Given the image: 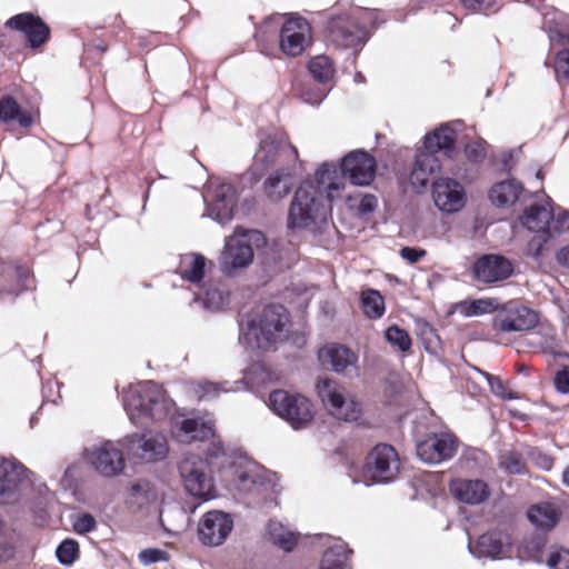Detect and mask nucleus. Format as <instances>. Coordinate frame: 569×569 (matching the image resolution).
<instances>
[{
  "label": "nucleus",
  "mask_w": 569,
  "mask_h": 569,
  "mask_svg": "<svg viewBox=\"0 0 569 569\" xmlns=\"http://www.w3.org/2000/svg\"><path fill=\"white\" fill-rule=\"evenodd\" d=\"M463 6L468 9L478 12H486L491 10L496 3V0H461Z\"/></svg>",
  "instance_id": "nucleus-55"
},
{
  "label": "nucleus",
  "mask_w": 569,
  "mask_h": 569,
  "mask_svg": "<svg viewBox=\"0 0 569 569\" xmlns=\"http://www.w3.org/2000/svg\"><path fill=\"white\" fill-rule=\"evenodd\" d=\"M186 491L196 499L208 501L217 497L212 472L206 460L198 456H187L179 465Z\"/></svg>",
  "instance_id": "nucleus-7"
},
{
  "label": "nucleus",
  "mask_w": 569,
  "mask_h": 569,
  "mask_svg": "<svg viewBox=\"0 0 569 569\" xmlns=\"http://www.w3.org/2000/svg\"><path fill=\"white\" fill-rule=\"evenodd\" d=\"M456 141V133L449 126H441L425 137L423 148L437 153L450 152Z\"/></svg>",
  "instance_id": "nucleus-37"
},
{
  "label": "nucleus",
  "mask_w": 569,
  "mask_h": 569,
  "mask_svg": "<svg viewBox=\"0 0 569 569\" xmlns=\"http://www.w3.org/2000/svg\"><path fill=\"white\" fill-rule=\"evenodd\" d=\"M426 250L418 249V248H411V247H403L400 250V256L403 260L416 263L418 262L422 257L426 256Z\"/></svg>",
  "instance_id": "nucleus-56"
},
{
  "label": "nucleus",
  "mask_w": 569,
  "mask_h": 569,
  "mask_svg": "<svg viewBox=\"0 0 569 569\" xmlns=\"http://www.w3.org/2000/svg\"><path fill=\"white\" fill-rule=\"evenodd\" d=\"M311 26L302 17L290 14L279 33V49L289 57L300 56L311 43Z\"/></svg>",
  "instance_id": "nucleus-13"
},
{
  "label": "nucleus",
  "mask_w": 569,
  "mask_h": 569,
  "mask_svg": "<svg viewBox=\"0 0 569 569\" xmlns=\"http://www.w3.org/2000/svg\"><path fill=\"white\" fill-rule=\"evenodd\" d=\"M6 27L21 33L31 49H38L46 44L51 34L49 26L32 12H22L11 17Z\"/></svg>",
  "instance_id": "nucleus-18"
},
{
  "label": "nucleus",
  "mask_w": 569,
  "mask_h": 569,
  "mask_svg": "<svg viewBox=\"0 0 569 569\" xmlns=\"http://www.w3.org/2000/svg\"><path fill=\"white\" fill-rule=\"evenodd\" d=\"M270 540L281 550L290 552L298 543L299 533L278 520H270L267 526Z\"/></svg>",
  "instance_id": "nucleus-36"
},
{
  "label": "nucleus",
  "mask_w": 569,
  "mask_h": 569,
  "mask_svg": "<svg viewBox=\"0 0 569 569\" xmlns=\"http://www.w3.org/2000/svg\"><path fill=\"white\" fill-rule=\"evenodd\" d=\"M122 448H127L126 440L118 442L107 440L86 450V459L90 466L103 477H116L122 473L126 467Z\"/></svg>",
  "instance_id": "nucleus-11"
},
{
  "label": "nucleus",
  "mask_w": 569,
  "mask_h": 569,
  "mask_svg": "<svg viewBox=\"0 0 569 569\" xmlns=\"http://www.w3.org/2000/svg\"><path fill=\"white\" fill-rule=\"evenodd\" d=\"M457 449L458 440L453 435L430 433L417 443V456L426 463L437 465L451 459Z\"/></svg>",
  "instance_id": "nucleus-16"
},
{
  "label": "nucleus",
  "mask_w": 569,
  "mask_h": 569,
  "mask_svg": "<svg viewBox=\"0 0 569 569\" xmlns=\"http://www.w3.org/2000/svg\"><path fill=\"white\" fill-rule=\"evenodd\" d=\"M208 260L200 253L189 252L181 256L178 272L190 283V290L202 288L206 282Z\"/></svg>",
  "instance_id": "nucleus-29"
},
{
  "label": "nucleus",
  "mask_w": 569,
  "mask_h": 569,
  "mask_svg": "<svg viewBox=\"0 0 569 569\" xmlns=\"http://www.w3.org/2000/svg\"><path fill=\"white\" fill-rule=\"evenodd\" d=\"M240 387L238 386H227V382L216 383L211 381H199L192 383L191 391L199 399H213L217 398L222 392L238 391Z\"/></svg>",
  "instance_id": "nucleus-42"
},
{
  "label": "nucleus",
  "mask_w": 569,
  "mask_h": 569,
  "mask_svg": "<svg viewBox=\"0 0 569 569\" xmlns=\"http://www.w3.org/2000/svg\"><path fill=\"white\" fill-rule=\"evenodd\" d=\"M170 433L181 443L204 441L214 435V422L207 416L186 417L179 415L170 420Z\"/></svg>",
  "instance_id": "nucleus-14"
},
{
  "label": "nucleus",
  "mask_w": 569,
  "mask_h": 569,
  "mask_svg": "<svg viewBox=\"0 0 569 569\" xmlns=\"http://www.w3.org/2000/svg\"><path fill=\"white\" fill-rule=\"evenodd\" d=\"M317 391L325 408L335 418L343 421H356L360 418V403L337 381L322 379L317 383Z\"/></svg>",
  "instance_id": "nucleus-8"
},
{
  "label": "nucleus",
  "mask_w": 569,
  "mask_h": 569,
  "mask_svg": "<svg viewBox=\"0 0 569 569\" xmlns=\"http://www.w3.org/2000/svg\"><path fill=\"white\" fill-rule=\"evenodd\" d=\"M302 98L306 102H308L310 104H319L325 98V92L319 91L315 94L313 93L309 94L308 92H303Z\"/></svg>",
  "instance_id": "nucleus-61"
},
{
  "label": "nucleus",
  "mask_w": 569,
  "mask_h": 569,
  "mask_svg": "<svg viewBox=\"0 0 569 569\" xmlns=\"http://www.w3.org/2000/svg\"><path fill=\"white\" fill-rule=\"evenodd\" d=\"M233 528V520L229 513L220 510L206 512L198 525L199 541L204 546L217 547L222 545Z\"/></svg>",
  "instance_id": "nucleus-17"
},
{
  "label": "nucleus",
  "mask_w": 569,
  "mask_h": 569,
  "mask_svg": "<svg viewBox=\"0 0 569 569\" xmlns=\"http://www.w3.org/2000/svg\"><path fill=\"white\" fill-rule=\"evenodd\" d=\"M278 379V375L263 362L252 363L244 372V383L251 388L266 386Z\"/></svg>",
  "instance_id": "nucleus-40"
},
{
  "label": "nucleus",
  "mask_w": 569,
  "mask_h": 569,
  "mask_svg": "<svg viewBox=\"0 0 569 569\" xmlns=\"http://www.w3.org/2000/svg\"><path fill=\"white\" fill-rule=\"evenodd\" d=\"M342 177L332 163H323L316 172V181H305L297 189L288 216L290 228L316 231L327 223L330 203L341 197Z\"/></svg>",
  "instance_id": "nucleus-1"
},
{
  "label": "nucleus",
  "mask_w": 569,
  "mask_h": 569,
  "mask_svg": "<svg viewBox=\"0 0 569 569\" xmlns=\"http://www.w3.org/2000/svg\"><path fill=\"white\" fill-rule=\"evenodd\" d=\"M522 187L516 180H507L495 184L490 191V199L498 206L513 204L520 197Z\"/></svg>",
  "instance_id": "nucleus-38"
},
{
  "label": "nucleus",
  "mask_w": 569,
  "mask_h": 569,
  "mask_svg": "<svg viewBox=\"0 0 569 569\" xmlns=\"http://www.w3.org/2000/svg\"><path fill=\"white\" fill-rule=\"evenodd\" d=\"M124 440L128 451L144 461L160 460L168 453L167 439L162 435L146 432Z\"/></svg>",
  "instance_id": "nucleus-23"
},
{
  "label": "nucleus",
  "mask_w": 569,
  "mask_h": 569,
  "mask_svg": "<svg viewBox=\"0 0 569 569\" xmlns=\"http://www.w3.org/2000/svg\"><path fill=\"white\" fill-rule=\"evenodd\" d=\"M499 467L509 473H521L525 470V462L519 453L503 451L499 457Z\"/></svg>",
  "instance_id": "nucleus-47"
},
{
  "label": "nucleus",
  "mask_w": 569,
  "mask_h": 569,
  "mask_svg": "<svg viewBox=\"0 0 569 569\" xmlns=\"http://www.w3.org/2000/svg\"><path fill=\"white\" fill-rule=\"evenodd\" d=\"M476 372L482 377L489 385L490 390L498 397L502 399H515L517 396L512 391H508L502 380L498 377L491 376L489 373L482 372L476 369Z\"/></svg>",
  "instance_id": "nucleus-49"
},
{
  "label": "nucleus",
  "mask_w": 569,
  "mask_h": 569,
  "mask_svg": "<svg viewBox=\"0 0 569 569\" xmlns=\"http://www.w3.org/2000/svg\"><path fill=\"white\" fill-rule=\"evenodd\" d=\"M56 555L62 565H72L78 556V543L74 540L66 539L58 546Z\"/></svg>",
  "instance_id": "nucleus-48"
},
{
  "label": "nucleus",
  "mask_w": 569,
  "mask_h": 569,
  "mask_svg": "<svg viewBox=\"0 0 569 569\" xmlns=\"http://www.w3.org/2000/svg\"><path fill=\"white\" fill-rule=\"evenodd\" d=\"M297 171L298 170L277 169V171L264 181L267 196L274 201L284 198L293 187V177Z\"/></svg>",
  "instance_id": "nucleus-35"
},
{
  "label": "nucleus",
  "mask_w": 569,
  "mask_h": 569,
  "mask_svg": "<svg viewBox=\"0 0 569 569\" xmlns=\"http://www.w3.org/2000/svg\"><path fill=\"white\" fill-rule=\"evenodd\" d=\"M162 555H163V552L161 550L148 549V550L140 551L139 558L143 563L149 565V563L157 562V561L161 560Z\"/></svg>",
  "instance_id": "nucleus-59"
},
{
  "label": "nucleus",
  "mask_w": 569,
  "mask_h": 569,
  "mask_svg": "<svg viewBox=\"0 0 569 569\" xmlns=\"http://www.w3.org/2000/svg\"><path fill=\"white\" fill-rule=\"evenodd\" d=\"M385 338L388 343L398 351L409 352L411 350L412 340L409 333L396 325L386 330Z\"/></svg>",
  "instance_id": "nucleus-46"
},
{
  "label": "nucleus",
  "mask_w": 569,
  "mask_h": 569,
  "mask_svg": "<svg viewBox=\"0 0 569 569\" xmlns=\"http://www.w3.org/2000/svg\"><path fill=\"white\" fill-rule=\"evenodd\" d=\"M466 152L468 157L475 161H478L485 157V150L481 143L468 144L466 147Z\"/></svg>",
  "instance_id": "nucleus-60"
},
{
  "label": "nucleus",
  "mask_w": 569,
  "mask_h": 569,
  "mask_svg": "<svg viewBox=\"0 0 569 569\" xmlns=\"http://www.w3.org/2000/svg\"><path fill=\"white\" fill-rule=\"evenodd\" d=\"M376 206V199L372 196H366L362 198L360 209L362 211H371Z\"/></svg>",
  "instance_id": "nucleus-63"
},
{
  "label": "nucleus",
  "mask_w": 569,
  "mask_h": 569,
  "mask_svg": "<svg viewBox=\"0 0 569 569\" xmlns=\"http://www.w3.org/2000/svg\"><path fill=\"white\" fill-rule=\"evenodd\" d=\"M2 274L6 280H13L14 283L7 288L10 295H18L19 292L29 288L30 277L29 269L27 267L17 266L13 263H7L3 267Z\"/></svg>",
  "instance_id": "nucleus-39"
},
{
  "label": "nucleus",
  "mask_w": 569,
  "mask_h": 569,
  "mask_svg": "<svg viewBox=\"0 0 569 569\" xmlns=\"http://www.w3.org/2000/svg\"><path fill=\"white\" fill-rule=\"evenodd\" d=\"M509 539L501 532H487L479 537L476 545L469 543L470 552L476 557L498 558L506 556Z\"/></svg>",
  "instance_id": "nucleus-30"
},
{
  "label": "nucleus",
  "mask_w": 569,
  "mask_h": 569,
  "mask_svg": "<svg viewBox=\"0 0 569 569\" xmlns=\"http://www.w3.org/2000/svg\"><path fill=\"white\" fill-rule=\"evenodd\" d=\"M543 28L552 46H569V16L558 10L543 12Z\"/></svg>",
  "instance_id": "nucleus-31"
},
{
  "label": "nucleus",
  "mask_w": 569,
  "mask_h": 569,
  "mask_svg": "<svg viewBox=\"0 0 569 569\" xmlns=\"http://www.w3.org/2000/svg\"><path fill=\"white\" fill-rule=\"evenodd\" d=\"M208 192H211L212 201L208 204L206 214L221 224L229 222L237 203L234 188L230 183L210 182Z\"/></svg>",
  "instance_id": "nucleus-21"
},
{
  "label": "nucleus",
  "mask_w": 569,
  "mask_h": 569,
  "mask_svg": "<svg viewBox=\"0 0 569 569\" xmlns=\"http://www.w3.org/2000/svg\"><path fill=\"white\" fill-rule=\"evenodd\" d=\"M96 528V519L89 515L84 513L78 517L73 523V529L77 533H87L92 531Z\"/></svg>",
  "instance_id": "nucleus-53"
},
{
  "label": "nucleus",
  "mask_w": 569,
  "mask_h": 569,
  "mask_svg": "<svg viewBox=\"0 0 569 569\" xmlns=\"http://www.w3.org/2000/svg\"><path fill=\"white\" fill-rule=\"evenodd\" d=\"M473 270L478 280L490 283L509 278L513 269L507 258L487 254L477 260Z\"/></svg>",
  "instance_id": "nucleus-25"
},
{
  "label": "nucleus",
  "mask_w": 569,
  "mask_h": 569,
  "mask_svg": "<svg viewBox=\"0 0 569 569\" xmlns=\"http://www.w3.org/2000/svg\"><path fill=\"white\" fill-rule=\"evenodd\" d=\"M352 550L349 549L341 539H333L323 552L319 569H351L349 556Z\"/></svg>",
  "instance_id": "nucleus-33"
},
{
  "label": "nucleus",
  "mask_w": 569,
  "mask_h": 569,
  "mask_svg": "<svg viewBox=\"0 0 569 569\" xmlns=\"http://www.w3.org/2000/svg\"><path fill=\"white\" fill-rule=\"evenodd\" d=\"M560 516L559 507L549 501L533 505L528 510V519L535 527L541 530L553 528L558 523Z\"/></svg>",
  "instance_id": "nucleus-34"
},
{
  "label": "nucleus",
  "mask_w": 569,
  "mask_h": 569,
  "mask_svg": "<svg viewBox=\"0 0 569 569\" xmlns=\"http://www.w3.org/2000/svg\"><path fill=\"white\" fill-rule=\"evenodd\" d=\"M28 478L27 468L14 459L0 461V503H9L16 499L19 487Z\"/></svg>",
  "instance_id": "nucleus-24"
},
{
  "label": "nucleus",
  "mask_w": 569,
  "mask_h": 569,
  "mask_svg": "<svg viewBox=\"0 0 569 569\" xmlns=\"http://www.w3.org/2000/svg\"><path fill=\"white\" fill-rule=\"evenodd\" d=\"M194 300L201 302L203 308L210 311H218L228 303V292L222 283L206 281L202 288L193 291Z\"/></svg>",
  "instance_id": "nucleus-32"
},
{
  "label": "nucleus",
  "mask_w": 569,
  "mask_h": 569,
  "mask_svg": "<svg viewBox=\"0 0 569 569\" xmlns=\"http://www.w3.org/2000/svg\"><path fill=\"white\" fill-rule=\"evenodd\" d=\"M288 322L284 307L268 306L242 325L240 340L251 349L267 350L284 337Z\"/></svg>",
  "instance_id": "nucleus-3"
},
{
  "label": "nucleus",
  "mask_w": 569,
  "mask_h": 569,
  "mask_svg": "<svg viewBox=\"0 0 569 569\" xmlns=\"http://www.w3.org/2000/svg\"><path fill=\"white\" fill-rule=\"evenodd\" d=\"M553 68L559 81H569V49H563L557 53Z\"/></svg>",
  "instance_id": "nucleus-50"
},
{
  "label": "nucleus",
  "mask_w": 569,
  "mask_h": 569,
  "mask_svg": "<svg viewBox=\"0 0 569 569\" xmlns=\"http://www.w3.org/2000/svg\"><path fill=\"white\" fill-rule=\"evenodd\" d=\"M338 172L343 180L348 177L352 184L368 186L376 174V160L365 151H352L342 159Z\"/></svg>",
  "instance_id": "nucleus-19"
},
{
  "label": "nucleus",
  "mask_w": 569,
  "mask_h": 569,
  "mask_svg": "<svg viewBox=\"0 0 569 569\" xmlns=\"http://www.w3.org/2000/svg\"><path fill=\"white\" fill-rule=\"evenodd\" d=\"M451 495L460 502L467 505H480L490 497V489L481 479L458 478L450 482Z\"/></svg>",
  "instance_id": "nucleus-26"
},
{
  "label": "nucleus",
  "mask_w": 569,
  "mask_h": 569,
  "mask_svg": "<svg viewBox=\"0 0 569 569\" xmlns=\"http://www.w3.org/2000/svg\"><path fill=\"white\" fill-rule=\"evenodd\" d=\"M0 119L4 122L17 120L22 127H29L32 122L31 116L22 112L17 101L11 97H4L0 100Z\"/></svg>",
  "instance_id": "nucleus-41"
},
{
  "label": "nucleus",
  "mask_w": 569,
  "mask_h": 569,
  "mask_svg": "<svg viewBox=\"0 0 569 569\" xmlns=\"http://www.w3.org/2000/svg\"><path fill=\"white\" fill-rule=\"evenodd\" d=\"M11 545L7 538L6 528L0 522V560L8 558L11 555Z\"/></svg>",
  "instance_id": "nucleus-58"
},
{
  "label": "nucleus",
  "mask_w": 569,
  "mask_h": 569,
  "mask_svg": "<svg viewBox=\"0 0 569 569\" xmlns=\"http://www.w3.org/2000/svg\"><path fill=\"white\" fill-rule=\"evenodd\" d=\"M309 71L320 83L328 82L335 73L332 61L327 56H317L309 62Z\"/></svg>",
  "instance_id": "nucleus-45"
},
{
  "label": "nucleus",
  "mask_w": 569,
  "mask_h": 569,
  "mask_svg": "<svg viewBox=\"0 0 569 569\" xmlns=\"http://www.w3.org/2000/svg\"><path fill=\"white\" fill-rule=\"evenodd\" d=\"M269 407L295 429L308 427L315 416L313 406L308 398L284 390L270 393Z\"/></svg>",
  "instance_id": "nucleus-9"
},
{
  "label": "nucleus",
  "mask_w": 569,
  "mask_h": 569,
  "mask_svg": "<svg viewBox=\"0 0 569 569\" xmlns=\"http://www.w3.org/2000/svg\"><path fill=\"white\" fill-rule=\"evenodd\" d=\"M432 197L437 208L447 213L458 212L466 203L462 184L451 178L436 180L432 184Z\"/></svg>",
  "instance_id": "nucleus-22"
},
{
  "label": "nucleus",
  "mask_w": 569,
  "mask_h": 569,
  "mask_svg": "<svg viewBox=\"0 0 569 569\" xmlns=\"http://www.w3.org/2000/svg\"><path fill=\"white\" fill-rule=\"evenodd\" d=\"M537 321L535 311L517 302H509L499 311L493 326L502 332H517L531 329Z\"/></svg>",
  "instance_id": "nucleus-20"
},
{
  "label": "nucleus",
  "mask_w": 569,
  "mask_h": 569,
  "mask_svg": "<svg viewBox=\"0 0 569 569\" xmlns=\"http://www.w3.org/2000/svg\"><path fill=\"white\" fill-rule=\"evenodd\" d=\"M547 565L551 569H569V550L563 548L550 550Z\"/></svg>",
  "instance_id": "nucleus-51"
},
{
  "label": "nucleus",
  "mask_w": 569,
  "mask_h": 569,
  "mask_svg": "<svg viewBox=\"0 0 569 569\" xmlns=\"http://www.w3.org/2000/svg\"><path fill=\"white\" fill-rule=\"evenodd\" d=\"M361 303L363 312L368 318L378 319L385 313V300L377 290H363L361 293Z\"/></svg>",
  "instance_id": "nucleus-43"
},
{
  "label": "nucleus",
  "mask_w": 569,
  "mask_h": 569,
  "mask_svg": "<svg viewBox=\"0 0 569 569\" xmlns=\"http://www.w3.org/2000/svg\"><path fill=\"white\" fill-rule=\"evenodd\" d=\"M253 159L256 166L263 168L278 166V169L298 170L301 166L297 148L279 131L260 133L259 148Z\"/></svg>",
  "instance_id": "nucleus-4"
},
{
  "label": "nucleus",
  "mask_w": 569,
  "mask_h": 569,
  "mask_svg": "<svg viewBox=\"0 0 569 569\" xmlns=\"http://www.w3.org/2000/svg\"><path fill=\"white\" fill-rule=\"evenodd\" d=\"M376 12L358 10L353 13L333 16L328 22L329 40L340 48H353L363 44L367 39V23Z\"/></svg>",
  "instance_id": "nucleus-5"
},
{
  "label": "nucleus",
  "mask_w": 569,
  "mask_h": 569,
  "mask_svg": "<svg viewBox=\"0 0 569 569\" xmlns=\"http://www.w3.org/2000/svg\"><path fill=\"white\" fill-rule=\"evenodd\" d=\"M262 233L256 230H242L237 228L232 236L224 242V249L220 256V264L223 271L230 272L249 266L253 259L251 241H259Z\"/></svg>",
  "instance_id": "nucleus-10"
},
{
  "label": "nucleus",
  "mask_w": 569,
  "mask_h": 569,
  "mask_svg": "<svg viewBox=\"0 0 569 569\" xmlns=\"http://www.w3.org/2000/svg\"><path fill=\"white\" fill-rule=\"evenodd\" d=\"M441 169V163L437 153L429 149H420L415 159L410 174V181L413 187L425 189L432 177Z\"/></svg>",
  "instance_id": "nucleus-28"
},
{
  "label": "nucleus",
  "mask_w": 569,
  "mask_h": 569,
  "mask_svg": "<svg viewBox=\"0 0 569 569\" xmlns=\"http://www.w3.org/2000/svg\"><path fill=\"white\" fill-rule=\"evenodd\" d=\"M552 237L565 230H569V211L562 210L558 213L552 211V219L550 222Z\"/></svg>",
  "instance_id": "nucleus-52"
},
{
  "label": "nucleus",
  "mask_w": 569,
  "mask_h": 569,
  "mask_svg": "<svg viewBox=\"0 0 569 569\" xmlns=\"http://www.w3.org/2000/svg\"><path fill=\"white\" fill-rule=\"evenodd\" d=\"M132 489L137 495H143L147 502H153L158 499L157 489L146 481L136 483Z\"/></svg>",
  "instance_id": "nucleus-54"
},
{
  "label": "nucleus",
  "mask_w": 569,
  "mask_h": 569,
  "mask_svg": "<svg viewBox=\"0 0 569 569\" xmlns=\"http://www.w3.org/2000/svg\"><path fill=\"white\" fill-rule=\"evenodd\" d=\"M321 365L338 375L346 377L359 376V357L349 347L340 343H328L319 349Z\"/></svg>",
  "instance_id": "nucleus-15"
},
{
  "label": "nucleus",
  "mask_w": 569,
  "mask_h": 569,
  "mask_svg": "<svg viewBox=\"0 0 569 569\" xmlns=\"http://www.w3.org/2000/svg\"><path fill=\"white\" fill-rule=\"evenodd\" d=\"M274 475L257 465H249L238 476V489L243 492L266 493L273 490Z\"/></svg>",
  "instance_id": "nucleus-27"
},
{
  "label": "nucleus",
  "mask_w": 569,
  "mask_h": 569,
  "mask_svg": "<svg viewBox=\"0 0 569 569\" xmlns=\"http://www.w3.org/2000/svg\"><path fill=\"white\" fill-rule=\"evenodd\" d=\"M123 402L130 420L137 426L163 420L172 406L162 388L153 381L131 386L124 395Z\"/></svg>",
  "instance_id": "nucleus-2"
},
{
  "label": "nucleus",
  "mask_w": 569,
  "mask_h": 569,
  "mask_svg": "<svg viewBox=\"0 0 569 569\" xmlns=\"http://www.w3.org/2000/svg\"><path fill=\"white\" fill-rule=\"evenodd\" d=\"M550 202V198L533 201L525 209L520 218L521 224L536 233L528 242V252L532 257H539L543 246L552 238L550 227L552 207Z\"/></svg>",
  "instance_id": "nucleus-6"
},
{
  "label": "nucleus",
  "mask_w": 569,
  "mask_h": 569,
  "mask_svg": "<svg viewBox=\"0 0 569 569\" xmlns=\"http://www.w3.org/2000/svg\"><path fill=\"white\" fill-rule=\"evenodd\" d=\"M557 261L569 268V244L566 247H562L556 254Z\"/></svg>",
  "instance_id": "nucleus-62"
},
{
  "label": "nucleus",
  "mask_w": 569,
  "mask_h": 569,
  "mask_svg": "<svg viewBox=\"0 0 569 569\" xmlns=\"http://www.w3.org/2000/svg\"><path fill=\"white\" fill-rule=\"evenodd\" d=\"M555 386H556V389L561 393L569 392V371L568 370H561L556 373Z\"/></svg>",
  "instance_id": "nucleus-57"
},
{
  "label": "nucleus",
  "mask_w": 569,
  "mask_h": 569,
  "mask_svg": "<svg viewBox=\"0 0 569 569\" xmlns=\"http://www.w3.org/2000/svg\"><path fill=\"white\" fill-rule=\"evenodd\" d=\"M561 315H562V321L566 327H569V299L562 301L559 305Z\"/></svg>",
  "instance_id": "nucleus-64"
},
{
  "label": "nucleus",
  "mask_w": 569,
  "mask_h": 569,
  "mask_svg": "<svg viewBox=\"0 0 569 569\" xmlns=\"http://www.w3.org/2000/svg\"><path fill=\"white\" fill-rule=\"evenodd\" d=\"M498 308V301L492 298L477 299L473 301L460 302L458 311L465 317H476L495 311Z\"/></svg>",
  "instance_id": "nucleus-44"
},
{
  "label": "nucleus",
  "mask_w": 569,
  "mask_h": 569,
  "mask_svg": "<svg viewBox=\"0 0 569 569\" xmlns=\"http://www.w3.org/2000/svg\"><path fill=\"white\" fill-rule=\"evenodd\" d=\"M400 461L393 447L380 443L369 453L363 467L366 479L376 482H389L396 478Z\"/></svg>",
  "instance_id": "nucleus-12"
}]
</instances>
